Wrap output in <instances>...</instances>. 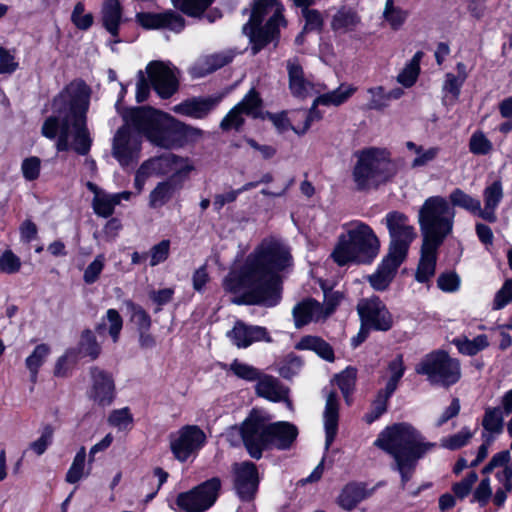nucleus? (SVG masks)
<instances>
[{"instance_id": "f257e3e1", "label": "nucleus", "mask_w": 512, "mask_h": 512, "mask_svg": "<svg viewBox=\"0 0 512 512\" xmlns=\"http://www.w3.org/2000/svg\"><path fill=\"white\" fill-rule=\"evenodd\" d=\"M292 265L289 249L279 240L264 239L246 257L239 269L232 270L224 280V288L241 294L243 301L276 306L281 298L280 273Z\"/></svg>"}, {"instance_id": "f03ea898", "label": "nucleus", "mask_w": 512, "mask_h": 512, "mask_svg": "<svg viewBox=\"0 0 512 512\" xmlns=\"http://www.w3.org/2000/svg\"><path fill=\"white\" fill-rule=\"evenodd\" d=\"M90 89L81 80L72 81L54 99L53 113L43 122L44 137L55 140L58 152L73 150L87 155L92 138L87 127L86 113L89 108Z\"/></svg>"}, {"instance_id": "7ed1b4c3", "label": "nucleus", "mask_w": 512, "mask_h": 512, "mask_svg": "<svg viewBox=\"0 0 512 512\" xmlns=\"http://www.w3.org/2000/svg\"><path fill=\"white\" fill-rule=\"evenodd\" d=\"M125 122V126L120 128L114 137L112 149L113 156L122 166H127L137 159L142 135L157 146H170V140L163 130L164 123L181 129L190 136H201L203 133L198 128L187 126L150 107L131 109L125 116Z\"/></svg>"}, {"instance_id": "20e7f679", "label": "nucleus", "mask_w": 512, "mask_h": 512, "mask_svg": "<svg viewBox=\"0 0 512 512\" xmlns=\"http://www.w3.org/2000/svg\"><path fill=\"white\" fill-rule=\"evenodd\" d=\"M374 445L393 457V469L399 472L403 488L411 479L417 462L436 446L435 443L426 441L416 428L405 422L386 427L378 435Z\"/></svg>"}, {"instance_id": "39448f33", "label": "nucleus", "mask_w": 512, "mask_h": 512, "mask_svg": "<svg viewBox=\"0 0 512 512\" xmlns=\"http://www.w3.org/2000/svg\"><path fill=\"white\" fill-rule=\"evenodd\" d=\"M455 216V209L445 197H428L418 212L423 241L442 245L453 232Z\"/></svg>"}, {"instance_id": "423d86ee", "label": "nucleus", "mask_w": 512, "mask_h": 512, "mask_svg": "<svg viewBox=\"0 0 512 512\" xmlns=\"http://www.w3.org/2000/svg\"><path fill=\"white\" fill-rule=\"evenodd\" d=\"M390 152L385 148L370 147L357 154L353 180L360 190L377 187L394 175Z\"/></svg>"}, {"instance_id": "0eeeda50", "label": "nucleus", "mask_w": 512, "mask_h": 512, "mask_svg": "<svg viewBox=\"0 0 512 512\" xmlns=\"http://www.w3.org/2000/svg\"><path fill=\"white\" fill-rule=\"evenodd\" d=\"M271 417L263 410L253 409L239 427H233L228 436L237 434L252 458L260 459L269 448V428Z\"/></svg>"}, {"instance_id": "6e6552de", "label": "nucleus", "mask_w": 512, "mask_h": 512, "mask_svg": "<svg viewBox=\"0 0 512 512\" xmlns=\"http://www.w3.org/2000/svg\"><path fill=\"white\" fill-rule=\"evenodd\" d=\"M417 374L425 375L433 385L451 386L461 378L460 363L444 351H435L424 356L416 365Z\"/></svg>"}, {"instance_id": "1a4fd4ad", "label": "nucleus", "mask_w": 512, "mask_h": 512, "mask_svg": "<svg viewBox=\"0 0 512 512\" xmlns=\"http://www.w3.org/2000/svg\"><path fill=\"white\" fill-rule=\"evenodd\" d=\"M384 221L391 239L389 253L405 259L416 237L415 228L406 215L397 211L389 212Z\"/></svg>"}, {"instance_id": "9d476101", "label": "nucleus", "mask_w": 512, "mask_h": 512, "mask_svg": "<svg viewBox=\"0 0 512 512\" xmlns=\"http://www.w3.org/2000/svg\"><path fill=\"white\" fill-rule=\"evenodd\" d=\"M169 439L174 457L180 462H185L202 449L206 442V435L197 425H185L171 433Z\"/></svg>"}, {"instance_id": "9b49d317", "label": "nucleus", "mask_w": 512, "mask_h": 512, "mask_svg": "<svg viewBox=\"0 0 512 512\" xmlns=\"http://www.w3.org/2000/svg\"><path fill=\"white\" fill-rule=\"evenodd\" d=\"M283 11V6L277 8L264 25H251L250 27H247L246 24H244L243 33L249 37V43L251 44V52L253 55L259 53L270 43L279 40L280 25H286Z\"/></svg>"}, {"instance_id": "f8f14e48", "label": "nucleus", "mask_w": 512, "mask_h": 512, "mask_svg": "<svg viewBox=\"0 0 512 512\" xmlns=\"http://www.w3.org/2000/svg\"><path fill=\"white\" fill-rule=\"evenodd\" d=\"M220 486L218 478L207 480L194 489L179 494L177 505L187 512H204L215 503Z\"/></svg>"}, {"instance_id": "ddd939ff", "label": "nucleus", "mask_w": 512, "mask_h": 512, "mask_svg": "<svg viewBox=\"0 0 512 512\" xmlns=\"http://www.w3.org/2000/svg\"><path fill=\"white\" fill-rule=\"evenodd\" d=\"M357 312L364 326L376 331H388L393 326V317L379 297L361 299Z\"/></svg>"}, {"instance_id": "4468645a", "label": "nucleus", "mask_w": 512, "mask_h": 512, "mask_svg": "<svg viewBox=\"0 0 512 512\" xmlns=\"http://www.w3.org/2000/svg\"><path fill=\"white\" fill-rule=\"evenodd\" d=\"M346 233L360 254L362 263H370L379 253L380 243L373 230L363 222H352Z\"/></svg>"}, {"instance_id": "2eb2a0df", "label": "nucleus", "mask_w": 512, "mask_h": 512, "mask_svg": "<svg viewBox=\"0 0 512 512\" xmlns=\"http://www.w3.org/2000/svg\"><path fill=\"white\" fill-rule=\"evenodd\" d=\"M262 100L259 93L252 88L243 99L236 104L220 122L224 131L238 130L244 124V116L257 118L260 115Z\"/></svg>"}, {"instance_id": "dca6fc26", "label": "nucleus", "mask_w": 512, "mask_h": 512, "mask_svg": "<svg viewBox=\"0 0 512 512\" xmlns=\"http://www.w3.org/2000/svg\"><path fill=\"white\" fill-rule=\"evenodd\" d=\"M135 22L144 30L168 29L174 33H180L186 26L185 18L172 9L164 12H137Z\"/></svg>"}, {"instance_id": "f3484780", "label": "nucleus", "mask_w": 512, "mask_h": 512, "mask_svg": "<svg viewBox=\"0 0 512 512\" xmlns=\"http://www.w3.org/2000/svg\"><path fill=\"white\" fill-rule=\"evenodd\" d=\"M156 167H167L166 172L172 173L173 175L187 174L193 168L187 159L171 153L163 155L158 159L147 161L140 166L135 175V187L139 192L143 189L145 181L150 174V169H155Z\"/></svg>"}, {"instance_id": "a211bd4d", "label": "nucleus", "mask_w": 512, "mask_h": 512, "mask_svg": "<svg viewBox=\"0 0 512 512\" xmlns=\"http://www.w3.org/2000/svg\"><path fill=\"white\" fill-rule=\"evenodd\" d=\"M321 118L322 114L319 111L314 110H295L290 112V114L282 112L270 115V120L279 132H285L291 129L298 135L305 134L312 123L320 120Z\"/></svg>"}, {"instance_id": "6ab92c4d", "label": "nucleus", "mask_w": 512, "mask_h": 512, "mask_svg": "<svg viewBox=\"0 0 512 512\" xmlns=\"http://www.w3.org/2000/svg\"><path fill=\"white\" fill-rule=\"evenodd\" d=\"M92 384L88 397L96 405L106 407L112 404L115 398V383L112 375L100 368L91 369Z\"/></svg>"}, {"instance_id": "aec40b11", "label": "nucleus", "mask_w": 512, "mask_h": 512, "mask_svg": "<svg viewBox=\"0 0 512 512\" xmlns=\"http://www.w3.org/2000/svg\"><path fill=\"white\" fill-rule=\"evenodd\" d=\"M221 100V95L192 97L173 106L172 110L176 114L201 120L208 117V115L219 105Z\"/></svg>"}, {"instance_id": "412c9836", "label": "nucleus", "mask_w": 512, "mask_h": 512, "mask_svg": "<svg viewBox=\"0 0 512 512\" xmlns=\"http://www.w3.org/2000/svg\"><path fill=\"white\" fill-rule=\"evenodd\" d=\"M234 484L239 497L251 499L258 487V473L254 463L244 461L233 466Z\"/></svg>"}, {"instance_id": "4be33fe9", "label": "nucleus", "mask_w": 512, "mask_h": 512, "mask_svg": "<svg viewBox=\"0 0 512 512\" xmlns=\"http://www.w3.org/2000/svg\"><path fill=\"white\" fill-rule=\"evenodd\" d=\"M323 394L325 397V408L323 412L325 449L328 450L334 442L338 432L340 402L339 396L334 390L325 388L323 390Z\"/></svg>"}, {"instance_id": "5701e85b", "label": "nucleus", "mask_w": 512, "mask_h": 512, "mask_svg": "<svg viewBox=\"0 0 512 512\" xmlns=\"http://www.w3.org/2000/svg\"><path fill=\"white\" fill-rule=\"evenodd\" d=\"M227 336L238 348H247L255 342L272 341L265 327L247 325L242 321H237L233 329L227 333Z\"/></svg>"}, {"instance_id": "b1692460", "label": "nucleus", "mask_w": 512, "mask_h": 512, "mask_svg": "<svg viewBox=\"0 0 512 512\" xmlns=\"http://www.w3.org/2000/svg\"><path fill=\"white\" fill-rule=\"evenodd\" d=\"M146 74L155 91L168 98L178 89V81L170 66H146Z\"/></svg>"}, {"instance_id": "393cba45", "label": "nucleus", "mask_w": 512, "mask_h": 512, "mask_svg": "<svg viewBox=\"0 0 512 512\" xmlns=\"http://www.w3.org/2000/svg\"><path fill=\"white\" fill-rule=\"evenodd\" d=\"M124 8L120 0H103L100 8L102 27L113 38V43H120V26L123 22Z\"/></svg>"}, {"instance_id": "a878e982", "label": "nucleus", "mask_w": 512, "mask_h": 512, "mask_svg": "<svg viewBox=\"0 0 512 512\" xmlns=\"http://www.w3.org/2000/svg\"><path fill=\"white\" fill-rule=\"evenodd\" d=\"M289 88L293 96L304 99L325 90L323 84L307 77L302 66H289Z\"/></svg>"}, {"instance_id": "bb28decb", "label": "nucleus", "mask_w": 512, "mask_h": 512, "mask_svg": "<svg viewBox=\"0 0 512 512\" xmlns=\"http://www.w3.org/2000/svg\"><path fill=\"white\" fill-rule=\"evenodd\" d=\"M255 393L262 398L271 402L284 401L289 409H291V402L288 399L289 389L284 386L281 381L268 374L261 372L260 377L256 380Z\"/></svg>"}, {"instance_id": "cd10ccee", "label": "nucleus", "mask_w": 512, "mask_h": 512, "mask_svg": "<svg viewBox=\"0 0 512 512\" xmlns=\"http://www.w3.org/2000/svg\"><path fill=\"white\" fill-rule=\"evenodd\" d=\"M404 260V258L388 253L378 265L376 271L367 277L371 287L376 291L386 290Z\"/></svg>"}, {"instance_id": "c85d7f7f", "label": "nucleus", "mask_w": 512, "mask_h": 512, "mask_svg": "<svg viewBox=\"0 0 512 512\" xmlns=\"http://www.w3.org/2000/svg\"><path fill=\"white\" fill-rule=\"evenodd\" d=\"M294 325L302 328L311 322L325 321V315L321 310V303L312 298H306L298 302L292 309Z\"/></svg>"}, {"instance_id": "c756f323", "label": "nucleus", "mask_w": 512, "mask_h": 512, "mask_svg": "<svg viewBox=\"0 0 512 512\" xmlns=\"http://www.w3.org/2000/svg\"><path fill=\"white\" fill-rule=\"evenodd\" d=\"M298 436L297 427L286 421H270L269 448L275 447L279 450L289 449Z\"/></svg>"}, {"instance_id": "7c9ffc66", "label": "nucleus", "mask_w": 512, "mask_h": 512, "mask_svg": "<svg viewBox=\"0 0 512 512\" xmlns=\"http://www.w3.org/2000/svg\"><path fill=\"white\" fill-rule=\"evenodd\" d=\"M440 246V244L423 241L420 260L415 273L417 282L427 283L434 277L437 263V251Z\"/></svg>"}, {"instance_id": "2f4dec72", "label": "nucleus", "mask_w": 512, "mask_h": 512, "mask_svg": "<svg viewBox=\"0 0 512 512\" xmlns=\"http://www.w3.org/2000/svg\"><path fill=\"white\" fill-rule=\"evenodd\" d=\"M357 88L348 83L340 84L336 89L324 92V90L317 94L311 108L308 111H318V106L338 107L346 103L352 95L356 92Z\"/></svg>"}, {"instance_id": "473e14b6", "label": "nucleus", "mask_w": 512, "mask_h": 512, "mask_svg": "<svg viewBox=\"0 0 512 512\" xmlns=\"http://www.w3.org/2000/svg\"><path fill=\"white\" fill-rule=\"evenodd\" d=\"M503 196V185L500 180H495L484 188V207H481V218L483 220L490 223L496 222V210L501 203Z\"/></svg>"}, {"instance_id": "72a5a7b5", "label": "nucleus", "mask_w": 512, "mask_h": 512, "mask_svg": "<svg viewBox=\"0 0 512 512\" xmlns=\"http://www.w3.org/2000/svg\"><path fill=\"white\" fill-rule=\"evenodd\" d=\"M502 470L496 473V478L507 490H512V459L509 450H503L492 456L489 463L483 468L484 474L491 473L495 468Z\"/></svg>"}, {"instance_id": "f704fd0d", "label": "nucleus", "mask_w": 512, "mask_h": 512, "mask_svg": "<svg viewBox=\"0 0 512 512\" xmlns=\"http://www.w3.org/2000/svg\"><path fill=\"white\" fill-rule=\"evenodd\" d=\"M370 492L360 483H349L343 487L337 497V504L344 510H353L361 501L368 498Z\"/></svg>"}, {"instance_id": "c9c22d12", "label": "nucleus", "mask_w": 512, "mask_h": 512, "mask_svg": "<svg viewBox=\"0 0 512 512\" xmlns=\"http://www.w3.org/2000/svg\"><path fill=\"white\" fill-rule=\"evenodd\" d=\"M332 258L340 266L350 263H362L360 261V254L347 233L339 237L338 243L332 252Z\"/></svg>"}, {"instance_id": "e433bc0d", "label": "nucleus", "mask_w": 512, "mask_h": 512, "mask_svg": "<svg viewBox=\"0 0 512 512\" xmlns=\"http://www.w3.org/2000/svg\"><path fill=\"white\" fill-rule=\"evenodd\" d=\"M86 186L94 194L92 201L94 212L104 218L111 216L116 206L113 194L106 193L92 182H87Z\"/></svg>"}, {"instance_id": "4c0bfd02", "label": "nucleus", "mask_w": 512, "mask_h": 512, "mask_svg": "<svg viewBox=\"0 0 512 512\" xmlns=\"http://www.w3.org/2000/svg\"><path fill=\"white\" fill-rule=\"evenodd\" d=\"M360 23V17L357 12L347 6H341L337 12L332 16L331 29L334 32H349L353 31Z\"/></svg>"}, {"instance_id": "58836bf2", "label": "nucleus", "mask_w": 512, "mask_h": 512, "mask_svg": "<svg viewBox=\"0 0 512 512\" xmlns=\"http://www.w3.org/2000/svg\"><path fill=\"white\" fill-rule=\"evenodd\" d=\"M447 200L454 209L455 207H459L468 211L470 214L481 218L480 200L466 193L462 189L456 188L452 190L449 194V199Z\"/></svg>"}, {"instance_id": "ea45409f", "label": "nucleus", "mask_w": 512, "mask_h": 512, "mask_svg": "<svg viewBox=\"0 0 512 512\" xmlns=\"http://www.w3.org/2000/svg\"><path fill=\"white\" fill-rule=\"evenodd\" d=\"M298 350H311L314 351L318 356L326 361L332 362L334 360V351L332 347L320 337L317 336H305L297 344Z\"/></svg>"}, {"instance_id": "a19ab883", "label": "nucleus", "mask_w": 512, "mask_h": 512, "mask_svg": "<svg viewBox=\"0 0 512 512\" xmlns=\"http://www.w3.org/2000/svg\"><path fill=\"white\" fill-rule=\"evenodd\" d=\"M215 0H171L176 12L180 11L184 15L192 18L204 16L207 9Z\"/></svg>"}, {"instance_id": "79ce46f5", "label": "nucleus", "mask_w": 512, "mask_h": 512, "mask_svg": "<svg viewBox=\"0 0 512 512\" xmlns=\"http://www.w3.org/2000/svg\"><path fill=\"white\" fill-rule=\"evenodd\" d=\"M408 151L413 153L415 157L411 161L412 168L424 167L428 163L436 159L440 152V148L436 146L425 148L421 145H417L412 141H408L405 144Z\"/></svg>"}, {"instance_id": "37998d69", "label": "nucleus", "mask_w": 512, "mask_h": 512, "mask_svg": "<svg viewBox=\"0 0 512 512\" xmlns=\"http://www.w3.org/2000/svg\"><path fill=\"white\" fill-rule=\"evenodd\" d=\"M283 6L279 0H255L252 7L251 15L246 24L247 27L251 25L260 26L264 25L263 21L270 12H275L277 8Z\"/></svg>"}, {"instance_id": "c03bdc74", "label": "nucleus", "mask_w": 512, "mask_h": 512, "mask_svg": "<svg viewBox=\"0 0 512 512\" xmlns=\"http://www.w3.org/2000/svg\"><path fill=\"white\" fill-rule=\"evenodd\" d=\"M122 327L123 320L119 312L115 309H108L106 315L101 319L100 324L97 326V331L101 335L107 330L112 341L116 343L119 339Z\"/></svg>"}, {"instance_id": "a18cd8bd", "label": "nucleus", "mask_w": 512, "mask_h": 512, "mask_svg": "<svg viewBox=\"0 0 512 512\" xmlns=\"http://www.w3.org/2000/svg\"><path fill=\"white\" fill-rule=\"evenodd\" d=\"M453 343L460 353L468 356L476 355L489 346L488 338L484 334L478 335L473 339L461 336L455 338Z\"/></svg>"}, {"instance_id": "49530a36", "label": "nucleus", "mask_w": 512, "mask_h": 512, "mask_svg": "<svg viewBox=\"0 0 512 512\" xmlns=\"http://www.w3.org/2000/svg\"><path fill=\"white\" fill-rule=\"evenodd\" d=\"M50 354V348L46 344H39L33 352L26 358L25 364L30 372V381L35 384L37 382L38 371L46 361Z\"/></svg>"}, {"instance_id": "de8ad7c7", "label": "nucleus", "mask_w": 512, "mask_h": 512, "mask_svg": "<svg viewBox=\"0 0 512 512\" xmlns=\"http://www.w3.org/2000/svg\"><path fill=\"white\" fill-rule=\"evenodd\" d=\"M466 73L458 70L457 74L447 73L443 84L444 100L454 103L460 94V89L466 79Z\"/></svg>"}, {"instance_id": "09e8293b", "label": "nucleus", "mask_w": 512, "mask_h": 512, "mask_svg": "<svg viewBox=\"0 0 512 512\" xmlns=\"http://www.w3.org/2000/svg\"><path fill=\"white\" fill-rule=\"evenodd\" d=\"M357 379V370L354 367H347L345 370L336 374L333 382L341 390L346 402L350 403V395L353 393Z\"/></svg>"}, {"instance_id": "8fccbe9b", "label": "nucleus", "mask_w": 512, "mask_h": 512, "mask_svg": "<svg viewBox=\"0 0 512 512\" xmlns=\"http://www.w3.org/2000/svg\"><path fill=\"white\" fill-rule=\"evenodd\" d=\"M175 186L171 181L160 182L149 195V206L153 209L164 206L173 196Z\"/></svg>"}, {"instance_id": "3c124183", "label": "nucleus", "mask_w": 512, "mask_h": 512, "mask_svg": "<svg viewBox=\"0 0 512 512\" xmlns=\"http://www.w3.org/2000/svg\"><path fill=\"white\" fill-rule=\"evenodd\" d=\"M390 377L386 383L383 392L386 393V397H391L392 394L398 387L400 379L403 377L405 372V366L402 355H397L388 365Z\"/></svg>"}, {"instance_id": "603ef678", "label": "nucleus", "mask_w": 512, "mask_h": 512, "mask_svg": "<svg viewBox=\"0 0 512 512\" xmlns=\"http://www.w3.org/2000/svg\"><path fill=\"white\" fill-rule=\"evenodd\" d=\"M85 462H86V449L85 447H81L66 473L65 480L70 484H75L80 481L85 475H88L89 472H85Z\"/></svg>"}, {"instance_id": "864d4df0", "label": "nucleus", "mask_w": 512, "mask_h": 512, "mask_svg": "<svg viewBox=\"0 0 512 512\" xmlns=\"http://www.w3.org/2000/svg\"><path fill=\"white\" fill-rule=\"evenodd\" d=\"M223 368L231 371L238 378L248 382L256 381L261 374L258 368L238 359H234L229 365H224Z\"/></svg>"}, {"instance_id": "5fc2aeb1", "label": "nucleus", "mask_w": 512, "mask_h": 512, "mask_svg": "<svg viewBox=\"0 0 512 512\" xmlns=\"http://www.w3.org/2000/svg\"><path fill=\"white\" fill-rule=\"evenodd\" d=\"M72 24L80 31L89 30L94 24V16L91 12L85 13V4L79 1L75 4L71 13Z\"/></svg>"}, {"instance_id": "6e6d98bb", "label": "nucleus", "mask_w": 512, "mask_h": 512, "mask_svg": "<svg viewBox=\"0 0 512 512\" xmlns=\"http://www.w3.org/2000/svg\"><path fill=\"white\" fill-rule=\"evenodd\" d=\"M301 13L305 21L303 26L304 32L320 34L323 31L324 19L319 10L307 7L302 8Z\"/></svg>"}, {"instance_id": "4d7b16f0", "label": "nucleus", "mask_w": 512, "mask_h": 512, "mask_svg": "<svg viewBox=\"0 0 512 512\" xmlns=\"http://www.w3.org/2000/svg\"><path fill=\"white\" fill-rule=\"evenodd\" d=\"M469 150L474 155H488L493 150V143L482 131H475L469 140Z\"/></svg>"}, {"instance_id": "13d9d810", "label": "nucleus", "mask_w": 512, "mask_h": 512, "mask_svg": "<svg viewBox=\"0 0 512 512\" xmlns=\"http://www.w3.org/2000/svg\"><path fill=\"white\" fill-rule=\"evenodd\" d=\"M503 418L504 414L501 412V409L493 408L486 410L482 424L484 429L490 433L489 436L493 437V434H499L502 431Z\"/></svg>"}, {"instance_id": "bf43d9fd", "label": "nucleus", "mask_w": 512, "mask_h": 512, "mask_svg": "<svg viewBox=\"0 0 512 512\" xmlns=\"http://www.w3.org/2000/svg\"><path fill=\"white\" fill-rule=\"evenodd\" d=\"M474 431L464 427L458 433L441 439V446L450 450H456L466 445L473 437Z\"/></svg>"}, {"instance_id": "052dcab7", "label": "nucleus", "mask_w": 512, "mask_h": 512, "mask_svg": "<svg viewBox=\"0 0 512 512\" xmlns=\"http://www.w3.org/2000/svg\"><path fill=\"white\" fill-rule=\"evenodd\" d=\"M242 51L237 49H227L225 51L201 56L196 64H231L236 55L241 54Z\"/></svg>"}, {"instance_id": "680f3d73", "label": "nucleus", "mask_w": 512, "mask_h": 512, "mask_svg": "<svg viewBox=\"0 0 512 512\" xmlns=\"http://www.w3.org/2000/svg\"><path fill=\"white\" fill-rule=\"evenodd\" d=\"M108 423L120 431L127 430L133 423V416L127 407L115 409L110 413Z\"/></svg>"}, {"instance_id": "e2e57ef3", "label": "nucleus", "mask_w": 512, "mask_h": 512, "mask_svg": "<svg viewBox=\"0 0 512 512\" xmlns=\"http://www.w3.org/2000/svg\"><path fill=\"white\" fill-rule=\"evenodd\" d=\"M54 430L50 425L45 426L38 439L29 445V450L33 451L37 456H41L46 452L53 442Z\"/></svg>"}, {"instance_id": "0e129e2a", "label": "nucleus", "mask_w": 512, "mask_h": 512, "mask_svg": "<svg viewBox=\"0 0 512 512\" xmlns=\"http://www.w3.org/2000/svg\"><path fill=\"white\" fill-rule=\"evenodd\" d=\"M80 353L84 356H90L92 359L98 357L100 346L98 345L94 334L90 330L82 333L79 343Z\"/></svg>"}, {"instance_id": "69168bd1", "label": "nucleus", "mask_w": 512, "mask_h": 512, "mask_svg": "<svg viewBox=\"0 0 512 512\" xmlns=\"http://www.w3.org/2000/svg\"><path fill=\"white\" fill-rule=\"evenodd\" d=\"M477 480V473L471 471L461 481L454 483L452 486V491L455 497L460 500L465 499L471 493L472 487L474 486Z\"/></svg>"}, {"instance_id": "338daca9", "label": "nucleus", "mask_w": 512, "mask_h": 512, "mask_svg": "<svg viewBox=\"0 0 512 512\" xmlns=\"http://www.w3.org/2000/svg\"><path fill=\"white\" fill-rule=\"evenodd\" d=\"M492 497L491 481L489 477L483 478L472 494L471 502L478 503L480 507H485Z\"/></svg>"}, {"instance_id": "774afa93", "label": "nucleus", "mask_w": 512, "mask_h": 512, "mask_svg": "<svg viewBox=\"0 0 512 512\" xmlns=\"http://www.w3.org/2000/svg\"><path fill=\"white\" fill-rule=\"evenodd\" d=\"M105 256L104 254H99L95 257V259L87 266L83 274V280L86 284L95 283L101 272L105 266Z\"/></svg>"}]
</instances>
